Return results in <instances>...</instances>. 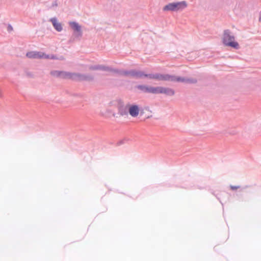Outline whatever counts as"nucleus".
Segmentation results:
<instances>
[{
    "instance_id": "obj_1",
    "label": "nucleus",
    "mask_w": 261,
    "mask_h": 261,
    "mask_svg": "<svg viewBox=\"0 0 261 261\" xmlns=\"http://www.w3.org/2000/svg\"><path fill=\"white\" fill-rule=\"evenodd\" d=\"M127 74L137 78L146 77L150 79H155L158 81H168L189 83H194L196 82V80L195 79H186L182 77H176L169 74H162L159 73L146 74H144L142 71L136 70L130 71L127 73Z\"/></svg>"
},
{
    "instance_id": "obj_9",
    "label": "nucleus",
    "mask_w": 261,
    "mask_h": 261,
    "mask_svg": "<svg viewBox=\"0 0 261 261\" xmlns=\"http://www.w3.org/2000/svg\"><path fill=\"white\" fill-rule=\"evenodd\" d=\"M70 27L73 29L74 31L77 32H80L81 31V27L75 22H70L69 23Z\"/></svg>"
},
{
    "instance_id": "obj_5",
    "label": "nucleus",
    "mask_w": 261,
    "mask_h": 261,
    "mask_svg": "<svg viewBox=\"0 0 261 261\" xmlns=\"http://www.w3.org/2000/svg\"><path fill=\"white\" fill-rule=\"evenodd\" d=\"M187 7L185 1L171 3L165 6L163 9L164 11H178L183 10Z\"/></svg>"
},
{
    "instance_id": "obj_3",
    "label": "nucleus",
    "mask_w": 261,
    "mask_h": 261,
    "mask_svg": "<svg viewBox=\"0 0 261 261\" xmlns=\"http://www.w3.org/2000/svg\"><path fill=\"white\" fill-rule=\"evenodd\" d=\"M223 44L226 46L231 47L238 49L239 48V43L236 41L235 37L232 35L231 31L229 30H225L223 32L222 37Z\"/></svg>"
},
{
    "instance_id": "obj_6",
    "label": "nucleus",
    "mask_w": 261,
    "mask_h": 261,
    "mask_svg": "<svg viewBox=\"0 0 261 261\" xmlns=\"http://www.w3.org/2000/svg\"><path fill=\"white\" fill-rule=\"evenodd\" d=\"M61 77L73 80H89L92 78L77 73L61 72L59 75Z\"/></svg>"
},
{
    "instance_id": "obj_2",
    "label": "nucleus",
    "mask_w": 261,
    "mask_h": 261,
    "mask_svg": "<svg viewBox=\"0 0 261 261\" xmlns=\"http://www.w3.org/2000/svg\"><path fill=\"white\" fill-rule=\"evenodd\" d=\"M138 89L143 92L152 94H162L164 93L168 95H173L174 92L171 89L166 88L163 87H152L145 85H139Z\"/></svg>"
},
{
    "instance_id": "obj_8",
    "label": "nucleus",
    "mask_w": 261,
    "mask_h": 261,
    "mask_svg": "<svg viewBox=\"0 0 261 261\" xmlns=\"http://www.w3.org/2000/svg\"><path fill=\"white\" fill-rule=\"evenodd\" d=\"M50 21H51L53 26L57 31L60 32L62 30V27L61 24L60 22H58L56 18H51L50 19Z\"/></svg>"
},
{
    "instance_id": "obj_4",
    "label": "nucleus",
    "mask_w": 261,
    "mask_h": 261,
    "mask_svg": "<svg viewBox=\"0 0 261 261\" xmlns=\"http://www.w3.org/2000/svg\"><path fill=\"white\" fill-rule=\"evenodd\" d=\"M140 110L137 105L127 104L124 108L119 109V113L121 115H127L128 113L132 117H137L139 114Z\"/></svg>"
},
{
    "instance_id": "obj_7",
    "label": "nucleus",
    "mask_w": 261,
    "mask_h": 261,
    "mask_svg": "<svg viewBox=\"0 0 261 261\" xmlns=\"http://www.w3.org/2000/svg\"><path fill=\"white\" fill-rule=\"evenodd\" d=\"M27 56L29 58L34 59H55L54 56H49L42 52L31 51L27 54Z\"/></svg>"
},
{
    "instance_id": "obj_12",
    "label": "nucleus",
    "mask_w": 261,
    "mask_h": 261,
    "mask_svg": "<svg viewBox=\"0 0 261 261\" xmlns=\"http://www.w3.org/2000/svg\"><path fill=\"white\" fill-rule=\"evenodd\" d=\"M259 21L260 22H261V16L259 17Z\"/></svg>"
},
{
    "instance_id": "obj_11",
    "label": "nucleus",
    "mask_w": 261,
    "mask_h": 261,
    "mask_svg": "<svg viewBox=\"0 0 261 261\" xmlns=\"http://www.w3.org/2000/svg\"><path fill=\"white\" fill-rule=\"evenodd\" d=\"M230 188H231V189L234 190H237V189H238L239 187L231 186Z\"/></svg>"
},
{
    "instance_id": "obj_10",
    "label": "nucleus",
    "mask_w": 261,
    "mask_h": 261,
    "mask_svg": "<svg viewBox=\"0 0 261 261\" xmlns=\"http://www.w3.org/2000/svg\"><path fill=\"white\" fill-rule=\"evenodd\" d=\"M91 70H101L102 69V68L100 66H96V67H91L90 68Z\"/></svg>"
}]
</instances>
